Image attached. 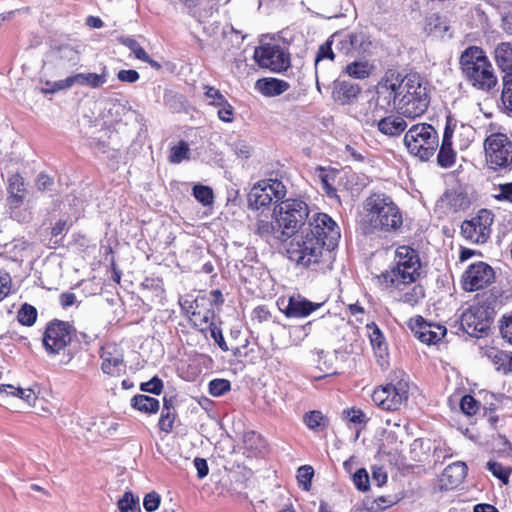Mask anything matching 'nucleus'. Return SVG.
Wrapping results in <instances>:
<instances>
[{"instance_id":"obj_1","label":"nucleus","mask_w":512,"mask_h":512,"mask_svg":"<svg viewBox=\"0 0 512 512\" xmlns=\"http://www.w3.org/2000/svg\"><path fill=\"white\" fill-rule=\"evenodd\" d=\"M384 76L394 90V110L398 114L415 119L427 111L431 99L430 85L424 78L416 73L402 76L394 70H388Z\"/></svg>"},{"instance_id":"obj_2","label":"nucleus","mask_w":512,"mask_h":512,"mask_svg":"<svg viewBox=\"0 0 512 512\" xmlns=\"http://www.w3.org/2000/svg\"><path fill=\"white\" fill-rule=\"evenodd\" d=\"M421 261L418 252L410 246H399L395 251L394 264L389 270L377 276L378 283L385 289L403 291L420 277Z\"/></svg>"},{"instance_id":"obj_3","label":"nucleus","mask_w":512,"mask_h":512,"mask_svg":"<svg viewBox=\"0 0 512 512\" xmlns=\"http://www.w3.org/2000/svg\"><path fill=\"white\" fill-rule=\"evenodd\" d=\"M367 224L371 231L391 233L403 225V215L391 196L375 192L364 202Z\"/></svg>"},{"instance_id":"obj_4","label":"nucleus","mask_w":512,"mask_h":512,"mask_svg":"<svg viewBox=\"0 0 512 512\" xmlns=\"http://www.w3.org/2000/svg\"><path fill=\"white\" fill-rule=\"evenodd\" d=\"M459 62L465 79L474 88L489 92L497 85L495 70L481 48L477 46L466 48Z\"/></svg>"},{"instance_id":"obj_5","label":"nucleus","mask_w":512,"mask_h":512,"mask_svg":"<svg viewBox=\"0 0 512 512\" xmlns=\"http://www.w3.org/2000/svg\"><path fill=\"white\" fill-rule=\"evenodd\" d=\"M290 238L286 253L288 258L298 266L316 269L330 257L332 249L327 248L322 238L308 234L302 229Z\"/></svg>"},{"instance_id":"obj_6","label":"nucleus","mask_w":512,"mask_h":512,"mask_svg":"<svg viewBox=\"0 0 512 512\" xmlns=\"http://www.w3.org/2000/svg\"><path fill=\"white\" fill-rule=\"evenodd\" d=\"M273 216L287 239L302 229L305 221L309 218V207L306 202L300 199H287L275 206Z\"/></svg>"},{"instance_id":"obj_7","label":"nucleus","mask_w":512,"mask_h":512,"mask_svg":"<svg viewBox=\"0 0 512 512\" xmlns=\"http://www.w3.org/2000/svg\"><path fill=\"white\" fill-rule=\"evenodd\" d=\"M408 151L420 160H428L438 147V133L427 123H418L409 128L404 136Z\"/></svg>"},{"instance_id":"obj_8","label":"nucleus","mask_w":512,"mask_h":512,"mask_svg":"<svg viewBox=\"0 0 512 512\" xmlns=\"http://www.w3.org/2000/svg\"><path fill=\"white\" fill-rule=\"evenodd\" d=\"M392 91H394L392 86L387 84V79L383 76L376 86L375 94L367 101L362 111V120L366 125L375 126L380 119L392 112L394 109Z\"/></svg>"},{"instance_id":"obj_9","label":"nucleus","mask_w":512,"mask_h":512,"mask_svg":"<svg viewBox=\"0 0 512 512\" xmlns=\"http://www.w3.org/2000/svg\"><path fill=\"white\" fill-rule=\"evenodd\" d=\"M486 164L494 171L512 170V141L503 133H494L484 141Z\"/></svg>"},{"instance_id":"obj_10","label":"nucleus","mask_w":512,"mask_h":512,"mask_svg":"<svg viewBox=\"0 0 512 512\" xmlns=\"http://www.w3.org/2000/svg\"><path fill=\"white\" fill-rule=\"evenodd\" d=\"M409 384L402 378L391 379L390 383L376 388L372 394L373 402L383 410L395 411L407 401Z\"/></svg>"},{"instance_id":"obj_11","label":"nucleus","mask_w":512,"mask_h":512,"mask_svg":"<svg viewBox=\"0 0 512 512\" xmlns=\"http://www.w3.org/2000/svg\"><path fill=\"white\" fill-rule=\"evenodd\" d=\"M286 196L284 184L277 179L259 181L250 189L247 201L248 207L253 210L268 208L273 201L278 202Z\"/></svg>"},{"instance_id":"obj_12","label":"nucleus","mask_w":512,"mask_h":512,"mask_svg":"<svg viewBox=\"0 0 512 512\" xmlns=\"http://www.w3.org/2000/svg\"><path fill=\"white\" fill-rule=\"evenodd\" d=\"M494 214L488 209H481L469 220L461 224V235L471 243L484 244L490 238Z\"/></svg>"},{"instance_id":"obj_13","label":"nucleus","mask_w":512,"mask_h":512,"mask_svg":"<svg viewBox=\"0 0 512 512\" xmlns=\"http://www.w3.org/2000/svg\"><path fill=\"white\" fill-rule=\"evenodd\" d=\"M306 233L322 238L328 249H334L340 239V228L326 213L317 212L308 218L307 226L302 228Z\"/></svg>"},{"instance_id":"obj_14","label":"nucleus","mask_w":512,"mask_h":512,"mask_svg":"<svg viewBox=\"0 0 512 512\" xmlns=\"http://www.w3.org/2000/svg\"><path fill=\"white\" fill-rule=\"evenodd\" d=\"M73 327L61 320L51 321L43 336V345L47 353L59 354L72 341Z\"/></svg>"},{"instance_id":"obj_15","label":"nucleus","mask_w":512,"mask_h":512,"mask_svg":"<svg viewBox=\"0 0 512 512\" xmlns=\"http://www.w3.org/2000/svg\"><path fill=\"white\" fill-rule=\"evenodd\" d=\"M334 40L336 50L347 56H364L372 48L370 36L364 31L335 33Z\"/></svg>"},{"instance_id":"obj_16","label":"nucleus","mask_w":512,"mask_h":512,"mask_svg":"<svg viewBox=\"0 0 512 512\" xmlns=\"http://www.w3.org/2000/svg\"><path fill=\"white\" fill-rule=\"evenodd\" d=\"M254 59L262 68L281 72L290 66L289 54L279 45L264 44L255 49Z\"/></svg>"},{"instance_id":"obj_17","label":"nucleus","mask_w":512,"mask_h":512,"mask_svg":"<svg viewBox=\"0 0 512 512\" xmlns=\"http://www.w3.org/2000/svg\"><path fill=\"white\" fill-rule=\"evenodd\" d=\"M495 278L493 268L485 262L471 264L463 275V288L476 291L488 287Z\"/></svg>"},{"instance_id":"obj_18","label":"nucleus","mask_w":512,"mask_h":512,"mask_svg":"<svg viewBox=\"0 0 512 512\" xmlns=\"http://www.w3.org/2000/svg\"><path fill=\"white\" fill-rule=\"evenodd\" d=\"M460 325L468 335L479 337L490 326L487 311L482 306H471L462 313Z\"/></svg>"},{"instance_id":"obj_19","label":"nucleus","mask_w":512,"mask_h":512,"mask_svg":"<svg viewBox=\"0 0 512 512\" xmlns=\"http://www.w3.org/2000/svg\"><path fill=\"white\" fill-rule=\"evenodd\" d=\"M101 370L104 374L118 377L125 373L126 364L121 348L115 344H106L101 348Z\"/></svg>"},{"instance_id":"obj_20","label":"nucleus","mask_w":512,"mask_h":512,"mask_svg":"<svg viewBox=\"0 0 512 512\" xmlns=\"http://www.w3.org/2000/svg\"><path fill=\"white\" fill-rule=\"evenodd\" d=\"M411 329L415 336L423 343L436 344L446 335V327L427 322L423 317H416L411 324Z\"/></svg>"},{"instance_id":"obj_21","label":"nucleus","mask_w":512,"mask_h":512,"mask_svg":"<svg viewBox=\"0 0 512 512\" xmlns=\"http://www.w3.org/2000/svg\"><path fill=\"white\" fill-rule=\"evenodd\" d=\"M8 197L7 205L11 218L17 221H24L18 217V208L23 204L25 200V181L18 173L9 176L8 178Z\"/></svg>"},{"instance_id":"obj_22","label":"nucleus","mask_w":512,"mask_h":512,"mask_svg":"<svg viewBox=\"0 0 512 512\" xmlns=\"http://www.w3.org/2000/svg\"><path fill=\"white\" fill-rule=\"evenodd\" d=\"M196 302H197L196 300L194 302L185 301V303L182 304V308L186 311L191 325L198 331L204 333L207 330H210L211 327H213L215 325L213 322L214 317H215V312L213 309H210V308L198 310V311L193 310L190 312L189 309H193L194 308L193 304Z\"/></svg>"},{"instance_id":"obj_23","label":"nucleus","mask_w":512,"mask_h":512,"mask_svg":"<svg viewBox=\"0 0 512 512\" xmlns=\"http://www.w3.org/2000/svg\"><path fill=\"white\" fill-rule=\"evenodd\" d=\"M320 306V303H314L300 295H296L288 299V303L283 309V312L287 317L303 318L310 315Z\"/></svg>"},{"instance_id":"obj_24","label":"nucleus","mask_w":512,"mask_h":512,"mask_svg":"<svg viewBox=\"0 0 512 512\" xmlns=\"http://www.w3.org/2000/svg\"><path fill=\"white\" fill-rule=\"evenodd\" d=\"M467 474V466L464 462H455L448 465L441 477L442 485L448 489H453L459 486L465 479Z\"/></svg>"},{"instance_id":"obj_25","label":"nucleus","mask_w":512,"mask_h":512,"mask_svg":"<svg viewBox=\"0 0 512 512\" xmlns=\"http://www.w3.org/2000/svg\"><path fill=\"white\" fill-rule=\"evenodd\" d=\"M404 116L398 114H388L375 125L379 132L389 137L401 135L407 128V123L403 119Z\"/></svg>"},{"instance_id":"obj_26","label":"nucleus","mask_w":512,"mask_h":512,"mask_svg":"<svg viewBox=\"0 0 512 512\" xmlns=\"http://www.w3.org/2000/svg\"><path fill=\"white\" fill-rule=\"evenodd\" d=\"M453 130L450 126H446L442 138L441 147L438 153L437 161L441 167H451L456 158V153L452 148Z\"/></svg>"},{"instance_id":"obj_27","label":"nucleus","mask_w":512,"mask_h":512,"mask_svg":"<svg viewBox=\"0 0 512 512\" xmlns=\"http://www.w3.org/2000/svg\"><path fill=\"white\" fill-rule=\"evenodd\" d=\"M288 82L276 78H263L257 80L255 88L266 97L278 96L289 89Z\"/></svg>"},{"instance_id":"obj_28","label":"nucleus","mask_w":512,"mask_h":512,"mask_svg":"<svg viewBox=\"0 0 512 512\" xmlns=\"http://www.w3.org/2000/svg\"><path fill=\"white\" fill-rule=\"evenodd\" d=\"M360 91L361 88L359 85L347 81H341L335 86L333 97L337 103L346 105L351 103Z\"/></svg>"},{"instance_id":"obj_29","label":"nucleus","mask_w":512,"mask_h":512,"mask_svg":"<svg viewBox=\"0 0 512 512\" xmlns=\"http://www.w3.org/2000/svg\"><path fill=\"white\" fill-rule=\"evenodd\" d=\"M485 356L495 366L497 371L504 374L512 372V353L490 348L486 350Z\"/></svg>"},{"instance_id":"obj_30","label":"nucleus","mask_w":512,"mask_h":512,"mask_svg":"<svg viewBox=\"0 0 512 512\" xmlns=\"http://www.w3.org/2000/svg\"><path fill=\"white\" fill-rule=\"evenodd\" d=\"M282 232V228L276 225L266 219H258L256 222V229L255 233L258 234L260 237L265 238L269 240L270 238H273L280 242H285L287 240L286 235H280Z\"/></svg>"},{"instance_id":"obj_31","label":"nucleus","mask_w":512,"mask_h":512,"mask_svg":"<svg viewBox=\"0 0 512 512\" xmlns=\"http://www.w3.org/2000/svg\"><path fill=\"white\" fill-rule=\"evenodd\" d=\"M374 70V65L368 60H354L345 66L344 72L351 78L363 80L368 78Z\"/></svg>"},{"instance_id":"obj_32","label":"nucleus","mask_w":512,"mask_h":512,"mask_svg":"<svg viewBox=\"0 0 512 512\" xmlns=\"http://www.w3.org/2000/svg\"><path fill=\"white\" fill-rule=\"evenodd\" d=\"M0 393L7 396L18 397L23 400L29 406H34L38 398L37 393L32 388L23 389L21 387H15L11 384H1Z\"/></svg>"},{"instance_id":"obj_33","label":"nucleus","mask_w":512,"mask_h":512,"mask_svg":"<svg viewBox=\"0 0 512 512\" xmlns=\"http://www.w3.org/2000/svg\"><path fill=\"white\" fill-rule=\"evenodd\" d=\"M494 55L498 67L504 72L512 73V42L499 43Z\"/></svg>"},{"instance_id":"obj_34","label":"nucleus","mask_w":512,"mask_h":512,"mask_svg":"<svg viewBox=\"0 0 512 512\" xmlns=\"http://www.w3.org/2000/svg\"><path fill=\"white\" fill-rule=\"evenodd\" d=\"M318 178L321 183L322 189L325 191L329 198H336L337 191L334 187L338 171L334 169H325L323 167L317 168Z\"/></svg>"},{"instance_id":"obj_35","label":"nucleus","mask_w":512,"mask_h":512,"mask_svg":"<svg viewBox=\"0 0 512 512\" xmlns=\"http://www.w3.org/2000/svg\"><path fill=\"white\" fill-rule=\"evenodd\" d=\"M443 205L452 213L465 210L469 206V201L463 193L450 191L442 197Z\"/></svg>"},{"instance_id":"obj_36","label":"nucleus","mask_w":512,"mask_h":512,"mask_svg":"<svg viewBox=\"0 0 512 512\" xmlns=\"http://www.w3.org/2000/svg\"><path fill=\"white\" fill-rule=\"evenodd\" d=\"M108 70L102 68L101 73H78V85L88 86L91 88H99L107 82Z\"/></svg>"},{"instance_id":"obj_37","label":"nucleus","mask_w":512,"mask_h":512,"mask_svg":"<svg viewBox=\"0 0 512 512\" xmlns=\"http://www.w3.org/2000/svg\"><path fill=\"white\" fill-rule=\"evenodd\" d=\"M133 408L144 413H156L159 410V401L151 396L136 395L131 399Z\"/></svg>"},{"instance_id":"obj_38","label":"nucleus","mask_w":512,"mask_h":512,"mask_svg":"<svg viewBox=\"0 0 512 512\" xmlns=\"http://www.w3.org/2000/svg\"><path fill=\"white\" fill-rule=\"evenodd\" d=\"M336 42L334 40V34L322 45L319 46L316 57L315 67L318 69L319 64L324 60L333 61L335 59V52L333 46L336 48Z\"/></svg>"},{"instance_id":"obj_39","label":"nucleus","mask_w":512,"mask_h":512,"mask_svg":"<svg viewBox=\"0 0 512 512\" xmlns=\"http://www.w3.org/2000/svg\"><path fill=\"white\" fill-rule=\"evenodd\" d=\"M175 419V415L173 412V407L171 405V401L164 399V406L161 412V417L159 419V428L160 430L170 433L173 429V422Z\"/></svg>"},{"instance_id":"obj_40","label":"nucleus","mask_w":512,"mask_h":512,"mask_svg":"<svg viewBox=\"0 0 512 512\" xmlns=\"http://www.w3.org/2000/svg\"><path fill=\"white\" fill-rule=\"evenodd\" d=\"M424 289L420 285H413L407 292L399 297V301L415 306L424 298Z\"/></svg>"},{"instance_id":"obj_41","label":"nucleus","mask_w":512,"mask_h":512,"mask_svg":"<svg viewBox=\"0 0 512 512\" xmlns=\"http://www.w3.org/2000/svg\"><path fill=\"white\" fill-rule=\"evenodd\" d=\"M18 321L25 326H32L37 319V310L30 304H23L17 314Z\"/></svg>"},{"instance_id":"obj_42","label":"nucleus","mask_w":512,"mask_h":512,"mask_svg":"<svg viewBox=\"0 0 512 512\" xmlns=\"http://www.w3.org/2000/svg\"><path fill=\"white\" fill-rule=\"evenodd\" d=\"M487 469L499 480L502 481L503 484H508L509 477L512 473V469L507 466H503L502 464L495 462V461H489L487 462Z\"/></svg>"},{"instance_id":"obj_43","label":"nucleus","mask_w":512,"mask_h":512,"mask_svg":"<svg viewBox=\"0 0 512 512\" xmlns=\"http://www.w3.org/2000/svg\"><path fill=\"white\" fill-rule=\"evenodd\" d=\"M304 423L311 430H319L327 425V420L320 411H311L306 413L303 418Z\"/></svg>"},{"instance_id":"obj_44","label":"nucleus","mask_w":512,"mask_h":512,"mask_svg":"<svg viewBox=\"0 0 512 512\" xmlns=\"http://www.w3.org/2000/svg\"><path fill=\"white\" fill-rule=\"evenodd\" d=\"M193 196L203 206L211 205L214 200L213 190L210 187L201 184H197L193 187Z\"/></svg>"},{"instance_id":"obj_45","label":"nucleus","mask_w":512,"mask_h":512,"mask_svg":"<svg viewBox=\"0 0 512 512\" xmlns=\"http://www.w3.org/2000/svg\"><path fill=\"white\" fill-rule=\"evenodd\" d=\"M117 505L120 512H135L137 508L139 509V499L135 498L132 492L126 491Z\"/></svg>"},{"instance_id":"obj_46","label":"nucleus","mask_w":512,"mask_h":512,"mask_svg":"<svg viewBox=\"0 0 512 512\" xmlns=\"http://www.w3.org/2000/svg\"><path fill=\"white\" fill-rule=\"evenodd\" d=\"M188 158H189V147L186 142L181 141L178 145L173 146L171 148V152L169 155L170 163L178 164Z\"/></svg>"},{"instance_id":"obj_47","label":"nucleus","mask_w":512,"mask_h":512,"mask_svg":"<svg viewBox=\"0 0 512 512\" xmlns=\"http://www.w3.org/2000/svg\"><path fill=\"white\" fill-rule=\"evenodd\" d=\"M314 475V470L309 465L301 466L297 471V480L299 486L305 491H309L311 487V481Z\"/></svg>"},{"instance_id":"obj_48","label":"nucleus","mask_w":512,"mask_h":512,"mask_svg":"<svg viewBox=\"0 0 512 512\" xmlns=\"http://www.w3.org/2000/svg\"><path fill=\"white\" fill-rule=\"evenodd\" d=\"M231 389V384L226 379H214L209 383V392L212 396H222Z\"/></svg>"},{"instance_id":"obj_49","label":"nucleus","mask_w":512,"mask_h":512,"mask_svg":"<svg viewBox=\"0 0 512 512\" xmlns=\"http://www.w3.org/2000/svg\"><path fill=\"white\" fill-rule=\"evenodd\" d=\"M370 341L374 349H377L379 356L382 357L386 353V345L381 331L375 325L370 333Z\"/></svg>"},{"instance_id":"obj_50","label":"nucleus","mask_w":512,"mask_h":512,"mask_svg":"<svg viewBox=\"0 0 512 512\" xmlns=\"http://www.w3.org/2000/svg\"><path fill=\"white\" fill-rule=\"evenodd\" d=\"M500 334L507 343L512 345V313L504 315L500 320Z\"/></svg>"},{"instance_id":"obj_51","label":"nucleus","mask_w":512,"mask_h":512,"mask_svg":"<svg viewBox=\"0 0 512 512\" xmlns=\"http://www.w3.org/2000/svg\"><path fill=\"white\" fill-rule=\"evenodd\" d=\"M353 482L356 488L360 491H367L369 489V476L364 468L358 469L353 475Z\"/></svg>"},{"instance_id":"obj_52","label":"nucleus","mask_w":512,"mask_h":512,"mask_svg":"<svg viewBox=\"0 0 512 512\" xmlns=\"http://www.w3.org/2000/svg\"><path fill=\"white\" fill-rule=\"evenodd\" d=\"M503 82L501 98L503 103L512 110V74L505 76Z\"/></svg>"},{"instance_id":"obj_53","label":"nucleus","mask_w":512,"mask_h":512,"mask_svg":"<svg viewBox=\"0 0 512 512\" xmlns=\"http://www.w3.org/2000/svg\"><path fill=\"white\" fill-rule=\"evenodd\" d=\"M460 408L468 416L476 414L478 410V402L470 395H465L461 398Z\"/></svg>"},{"instance_id":"obj_54","label":"nucleus","mask_w":512,"mask_h":512,"mask_svg":"<svg viewBox=\"0 0 512 512\" xmlns=\"http://www.w3.org/2000/svg\"><path fill=\"white\" fill-rule=\"evenodd\" d=\"M205 96L209 100V104L215 106H222L226 101L225 97L218 89L210 86L205 87Z\"/></svg>"},{"instance_id":"obj_55","label":"nucleus","mask_w":512,"mask_h":512,"mask_svg":"<svg viewBox=\"0 0 512 512\" xmlns=\"http://www.w3.org/2000/svg\"><path fill=\"white\" fill-rule=\"evenodd\" d=\"M231 148L239 158L248 159L251 156V146L243 140L235 141Z\"/></svg>"},{"instance_id":"obj_56","label":"nucleus","mask_w":512,"mask_h":512,"mask_svg":"<svg viewBox=\"0 0 512 512\" xmlns=\"http://www.w3.org/2000/svg\"><path fill=\"white\" fill-rule=\"evenodd\" d=\"M428 25L430 26V31L434 32L436 35H442L448 30L446 22L437 15H432L429 18Z\"/></svg>"},{"instance_id":"obj_57","label":"nucleus","mask_w":512,"mask_h":512,"mask_svg":"<svg viewBox=\"0 0 512 512\" xmlns=\"http://www.w3.org/2000/svg\"><path fill=\"white\" fill-rule=\"evenodd\" d=\"M160 501V495L157 492L152 491L145 495L143 506L147 512H153L158 509Z\"/></svg>"},{"instance_id":"obj_58","label":"nucleus","mask_w":512,"mask_h":512,"mask_svg":"<svg viewBox=\"0 0 512 512\" xmlns=\"http://www.w3.org/2000/svg\"><path fill=\"white\" fill-rule=\"evenodd\" d=\"M76 84L78 85V74H75V75L69 76L65 79L54 82L52 84L50 92L54 93V92H57L60 90H65V89H68Z\"/></svg>"},{"instance_id":"obj_59","label":"nucleus","mask_w":512,"mask_h":512,"mask_svg":"<svg viewBox=\"0 0 512 512\" xmlns=\"http://www.w3.org/2000/svg\"><path fill=\"white\" fill-rule=\"evenodd\" d=\"M123 43L134 53L139 60H148L147 52L139 45V43L131 38L123 40Z\"/></svg>"},{"instance_id":"obj_60","label":"nucleus","mask_w":512,"mask_h":512,"mask_svg":"<svg viewBox=\"0 0 512 512\" xmlns=\"http://www.w3.org/2000/svg\"><path fill=\"white\" fill-rule=\"evenodd\" d=\"M140 388L142 391L158 395L162 391L163 382L158 377H153L150 381L142 383Z\"/></svg>"},{"instance_id":"obj_61","label":"nucleus","mask_w":512,"mask_h":512,"mask_svg":"<svg viewBox=\"0 0 512 512\" xmlns=\"http://www.w3.org/2000/svg\"><path fill=\"white\" fill-rule=\"evenodd\" d=\"M11 291V277L10 275L0 270V301L9 295Z\"/></svg>"},{"instance_id":"obj_62","label":"nucleus","mask_w":512,"mask_h":512,"mask_svg":"<svg viewBox=\"0 0 512 512\" xmlns=\"http://www.w3.org/2000/svg\"><path fill=\"white\" fill-rule=\"evenodd\" d=\"M220 109L218 110V117L223 122L230 123L233 121V107L225 101V103L222 104V106H219Z\"/></svg>"},{"instance_id":"obj_63","label":"nucleus","mask_w":512,"mask_h":512,"mask_svg":"<svg viewBox=\"0 0 512 512\" xmlns=\"http://www.w3.org/2000/svg\"><path fill=\"white\" fill-rule=\"evenodd\" d=\"M345 412L347 413L348 420L352 423L365 424L367 422L365 413L360 409H351Z\"/></svg>"},{"instance_id":"obj_64","label":"nucleus","mask_w":512,"mask_h":512,"mask_svg":"<svg viewBox=\"0 0 512 512\" xmlns=\"http://www.w3.org/2000/svg\"><path fill=\"white\" fill-rule=\"evenodd\" d=\"M497 200H505L512 203V182L499 186V194L495 195Z\"/></svg>"}]
</instances>
